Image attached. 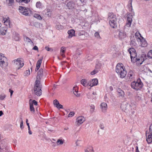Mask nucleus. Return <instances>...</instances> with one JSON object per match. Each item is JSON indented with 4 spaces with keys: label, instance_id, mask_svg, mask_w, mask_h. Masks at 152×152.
Here are the masks:
<instances>
[{
    "label": "nucleus",
    "instance_id": "f257e3e1",
    "mask_svg": "<svg viewBox=\"0 0 152 152\" xmlns=\"http://www.w3.org/2000/svg\"><path fill=\"white\" fill-rule=\"evenodd\" d=\"M108 19L109 20V24L111 27L114 28L117 26L118 23V22L119 19L117 18L115 15L112 13H109Z\"/></svg>",
    "mask_w": 152,
    "mask_h": 152
},
{
    "label": "nucleus",
    "instance_id": "f03ea898",
    "mask_svg": "<svg viewBox=\"0 0 152 152\" xmlns=\"http://www.w3.org/2000/svg\"><path fill=\"white\" fill-rule=\"evenodd\" d=\"M125 69L122 64L118 63L116 66V72L121 78L124 77L126 74V71Z\"/></svg>",
    "mask_w": 152,
    "mask_h": 152
},
{
    "label": "nucleus",
    "instance_id": "7ed1b4c3",
    "mask_svg": "<svg viewBox=\"0 0 152 152\" xmlns=\"http://www.w3.org/2000/svg\"><path fill=\"white\" fill-rule=\"evenodd\" d=\"M42 86L40 83V81L39 80H36L35 85L34 86V93L38 96H39L42 94Z\"/></svg>",
    "mask_w": 152,
    "mask_h": 152
},
{
    "label": "nucleus",
    "instance_id": "20e7f679",
    "mask_svg": "<svg viewBox=\"0 0 152 152\" xmlns=\"http://www.w3.org/2000/svg\"><path fill=\"white\" fill-rule=\"evenodd\" d=\"M19 10L20 12L26 16H30L32 13V11L29 8H26L25 7L20 6Z\"/></svg>",
    "mask_w": 152,
    "mask_h": 152
},
{
    "label": "nucleus",
    "instance_id": "39448f33",
    "mask_svg": "<svg viewBox=\"0 0 152 152\" xmlns=\"http://www.w3.org/2000/svg\"><path fill=\"white\" fill-rule=\"evenodd\" d=\"M143 84L140 80L139 79L136 82L134 81L131 83L132 87L135 90H138L141 89L142 86Z\"/></svg>",
    "mask_w": 152,
    "mask_h": 152
},
{
    "label": "nucleus",
    "instance_id": "423d86ee",
    "mask_svg": "<svg viewBox=\"0 0 152 152\" xmlns=\"http://www.w3.org/2000/svg\"><path fill=\"white\" fill-rule=\"evenodd\" d=\"M12 63L18 67V69L22 67L24 64L23 59L21 58H19L13 61Z\"/></svg>",
    "mask_w": 152,
    "mask_h": 152
},
{
    "label": "nucleus",
    "instance_id": "0eeeda50",
    "mask_svg": "<svg viewBox=\"0 0 152 152\" xmlns=\"http://www.w3.org/2000/svg\"><path fill=\"white\" fill-rule=\"evenodd\" d=\"M142 37L141 34L139 32H137L135 33L134 35V37H131L130 38L131 42L130 44L134 46L136 45V43L135 42V39L134 38V37L137 39H139V41H141V39H140V37Z\"/></svg>",
    "mask_w": 152,
    "mask_h": 152
},
{
    "label": "nucleus",
    "instance_id": "6e6552de",
    "mask_svg": "<svg viewBox=\"0 0 152 152\" xmlns=\"http://www.w3.org/2000/svg\"><path fill=\"white\" fill-rule=\"evenodd\" d=\"M133 16L132 15L129 14L128 15L127 18V22L126 24V26L129 27L132 23V21Z\"/></svg>",
    "mask_w": 152,
    "mask_h": 152
},
{
    "label": "nucleus",
    "instance_id": "1a4fd4ad",
    "mask_svg": "<svg viewBox=\"0 0 152 152\" xmlns=\"http://www.w3.org/2000/svg\"><path fill=\"white\" fill-rule=\"evenodd\" d=\"M130 55L132 61L134 62V61H135L137 62V63H138V61H140V58H137V55L136 53H131Z\"/></svg>",
    "mask_w": 152,
    "mask_h": 152
},
{
    "label": "nucleus",
    "instance_id": "9d476101",
    "mask_svg": "<svg viewBox=\"0 0 152 152\" xmlns=\"http://www.w3.org/2000/svg\"><path fill=\"white\" fill-rule=\"evenodd\" d=\"M98 83L97 79H92L91 81H90L89 83H88V85L89 86L93 87L97 85Z\"/></svg>",
    "mask_w": 152,
    "mask_h": 152
},
{
    "label": "nucleus",
    "instance_id": "9b49d317",
    "mask_svg": "<svg viewBox=\"0 0 152 152\" xmlns=\"http://www.w3.org/2000/svg\"><path fill=\"white\" fill-rule=\"evenodd\" d=\"M53 104L58 109H63V105L60 104L59 102L57 99H55L53 101Z\"/></svg>",
    "mask_w": 152,
    "mask_h": 152
},
{
    "label": "nucleus",
    "instance_id": "f8f14e48",
    "mask_svg": "<svg viewBox=\"0 0 152 152\" xmlns=\"http://www.w3.org/2000/svg\"><path fill=\"white\" fill-rule=\"evenodd\" d=\"M85 120V118L83 116H80L77 119V124H82Z\"/></svg>",
    "mask_w": 152,
    "mask_h": 152
},
{
    "label": "nucleus",
    "instance_id": "ddd939ff",
    "mask_svg": "<svg viewBox=\"0 0 152 152\" xmlns=\"http://www.w3.org/2000/svg\"><path fill=\"white\" fill-rule=\"evenodd\" d=\"M127 77L129 81H131L134 77V75L132 71H130L129 72Z\"/></svg>",
    "mask_w": 152,
    "mask_h": 152
},
{
    "label": "nucleus",
    "instance_id": "4468645a",
    "mask_svg": "<svg viewBox=\"0 0 152 152\" xmlns=\"http://www.w3.org/2000/svg\"><path fill=\"white\" fill-rule=\"evenodd\" d=\"M101 107L102 112L105 113L106 112L107 109V104L105 102L102 103L101 104Z\"/></svg>",
    "mask_w": 152,
    "mask_h": 152
},
{
    "label": "nucleus",
    "instance_id": "2eb2a0df",
    "mask_svg": "<svg viewBox=\"0 0 152 152\" xmlns=\"http://www.w3.org/2000/svg\"><path fill=\"white\" fill-rule=\"evenodd\" d=\"M129 106L128 104L123 103L121 104V108L123 111L126 112L128 110V108Z\"/></svg>",
    "mask_w": 152,
    "mask_h": 152
},
{
    "label": "nucleus",
    "instance_id": "dca6fc26",
    "mask_svg": "<svg viewBox=\"0 0 152 152\" xmlns=\"http://www.w3.org/2000/svg\"><path fill=\"white\" fill-rule=\"evenodd\" d=\"M146 136L147 137L146 140L148 143H150L152 142V136L148 132L147 133V132H146Z\"/></svg>",
    "mask_w": 152,
    "mask_h": 152
},
{
    "label": "nucleus",
    "instance_id": "f3484780",
    "mask_svg": "<svg viewBox=\"0 0 152 152\" xmlns=\"http://www.w3.org/2000/svg\"><path fill=\"white\" fill-rule=\"evenodd\" d=\"M69 35L68 37L69 38H72V37L75 36V31L73 29H71L68 31Z\"/></svg>",
    "mask_w": 152,
    "mask_h": 152
},
{
    "label": "nucleus",
    "instance_id": "a211bd4d",
    "mask_svg": "<svg viewBox=\"0 0 152 152\" xmlns=\"http://www.w3.org/2000/svg\"><path fill=\"white\" fill-rule=\"evenodd\" d=\"M2 21L4 22V24L7 26V27L10 28V20L9 18L8 19L7 18H4Z\"/></svg>",
    "mask_w": 152,
    "mask_h": 152
},
{
    "label": "nucleus",
    "instance_id": "6ab92c4d",
    "mask_svg": "<svg viewBox=\"0 0 152 152\" xmlns=\"http://www.w3.org/2000/svg\"><path fill=\"white\" fill-rule=\"evenodd\" d=\"M43 74V70L42 69H40L39 71L38 72L37 75V76L36 80H39L41 79V77H42Z\"/></svg>",
    "mask_w": 152,
    "mask_h": 152
},
{
    "label": "nucleus",
    "instance_id": "aec40b11",
    "mask_svg": "<svg viewBox=\"0 0 152 152\" xmlns=\"http://www.w3.org/2000/svg\"><path fill=\"white\" fill-rule=\"evenodd\" d=\"M73 91L74 94L77 97L80 96V94L78 93V88L77 86H74L73 89Z\"/></svg>",
    "mask_w": 152,
    "mask_h": 152
},
{
    "label": "nucleus",
    "instance_id": "412c9836",
    "mask_svg": "<svg viewBox=\"0 0 152 152\" xmlns=\"http://www.w3.org/2000/svg\"><path fill=\"white\" fill-rule=\"evenodd\" d=\"M75 4L72 1H70L67 3V6L69 9H72L74 8Z\"/></svg>",
    "mask_w": 152,
    "mask_h": 152
},
{
    "label": "nucleus",
    "instance_id": "4be33fe9",
    "mask_svg": "<svg viewBox=\"0 0 152 152\" xmlns=\"http://www.w3.org/2000/svg\"><path fill=\"white\" fill-rule=\"evenodd\" d=\"M140 41V42L141 45L142 47H144L147 46V43L143 37H142V39H141V41Z\"/></svg>",
    "mask_w": 152,
    "mask_h": 152
},
{
    "label": "nucleus",
    "instance_id": "5701e85b",
    "mask_svg": "<svg viewBox=\"0 0 152 152\" xmlns=\"http://www.w3.org/2000/svg\"><path fill=\"white\" fill-rule=\"evenodd\" d=\"M118 37L121 39L124 38L126 37V33L124 32L120 31L118 34Z\"/></svg>",
    "mask_w": 152,
    "mask_h": 152
},
{
    "label": "nucleus",
    "instance_id": "b1692460",
    "mask_svg": "<svg viewBox=\"0 0 152 152\" xmlns=\"http://www.w3.org/2000/svg\"><path fill=\"white\" fill-rule=\"evenodd\" d=\"M31 99L29 100V104L30 105V111L33 113H34L35 112L34 108L33 107V103H31Z\"/></svg>",
    "mask_w": 152,
    "mask_h": 152
},
{
    "label": "nucleus",
    "instance_id": "393cba45",
    "mask_svg": "<svg viewBox=\"0 0 152 152\" xmlns=\"http://www.w3.org/2000/svg\"><path fill=\"white\" fill-rule=\"evenodd\" d=\"M45 14L48 17H50L51 16V13L50 10L47 9L45 10Z\"/></svg>",
    "mask_w": 152,
    "mask_h": 152
},
{
    "label": "nucleus",
    "instance_id": "a878e982",
    "mask_svg": "<svg viewBox=\"0 0 152 152\" xmlns=\"http://www.w3.org/2000/svg\"><path fill=\"white\" fill-rule=\"evenodd\" d=\"M81 83L84 86H86L88 85V83H87V82L86 80L83 79L81 81Z\"/></svg>",
    "mask_w": 152,
    "mask_h": 152
},
{
    "label": "nucleus",
    "instance_id": "bb28decb",
    "mask_svg": "<svg viewBox=\"0 0 152 152\" xmlns=\"http://www.w3.org/2000/svg\"><path fill=\"white\" fill-rule=\"evenodd\" d=\"M85 152H94L93 148L92 147L87 148L85 150Z\"/></svg>",
    "mask_w": 152,
    "mask_h": 152
},
{
    "label": "nucleus",
    "instance_id": "cd10ccee",
    "mask_svg": "<svg viewBox=\"0 0 152 152\" xmlns=\"http://www.w3.org/2000/svg\"><path fill=\"white\" fill-rule=\"evenodd\" d=\"M64 141V140H62V139H59L57 140L56 142V144L58 145H61L63 144Z\"/></svg>",
    "mask_w": 152,
    "mask_h": 152
},
{
    "label": "nucleus",
    "instance_id": "c85d7f7f",
    "mask_svg": "<svg viewBox=\"0 0 152 152\" xmlns=\"http://www.w3.org/2000/svg\"><path fill=\"white\" fill-rule=\"evenodd\" d=\"M36 7L37 8L41 9L42 7V4L40 1H39L37 2L36 3Z\"/></svg>",
    "mask_w": 152,
    "mask_h": 152
},
{
    "label": "nucleus",
    "instance_id": "c756f323",
    "mask_svg": "<svg viewBox=\"0 0 152 152\" xmlns=\"http://www.w3.org/2000/svg\"><path fill=\"white\" fill-rule=\"evenodd\" d=\"M6 2L9 6H12L14 4V0H6Z\"/></svg>",
    "mask_w": 152,
    "mask_h": 152
},
{
    "label": "nucleus",
    "instance_id": "7c9ffc66",
    "mask_svg": "<svg viewBox=\"0 0 152 152\" xmlns=\"http://www.w3.org/2000/svg\"><path fill=\"white\" fill-rule=\"evenodd\" d=\"M43 57H42L41 59H40L38 60L37 61V67H40V65H41L42 60H43Z\"/></svg>",
    "mask_w": 152,
    "mask_h": 152
},
{
    "label": "nucleus",
    "instance_id": "2f4dec72",
    "mask_svg": "<svg viewBox=\"0 0 152 152\" xmlns=\"http://www.w3.org/2000/svg\"><path fill=\"white\" fill-rule=\"evenodd\" d=\"M119 96H123L124 95V92L122 90L120 89H118V90Z\"/></svg>",
    "mask_w": 152,
    "mask_h": 152
},
{
    "label": "nucleus",
    "instance_id": "473e14b6",
    "mask_svg": "<svg viewBox=\"0 0 152 152\" xmlns=\"http://www.w3.org/2000/svg\"><path fill=\"white\" fill-rule=\"evenodd\" d=\"M7 28L6 27L3 28L1 30L0 33L3 35H5L6 34Z\"/></svg>",
    "mask_w": 152,
    "mask_h": 152
},
{
    "label": "nucleus",
    "instance_id": "72a5a7b5",
    "mask_svg": "<svg viewBox=\"0 0 152 152\" xmlns=\"http://www.w3.org/2000/svg\"><path fill=\"white\" fill-rule=\"evenodd\" d=\"M65 48L63 47H62L61 49V54L63 57L64 56V54L65 53Z\"/></svg>",
    "mask_w": 152,
    "mask_h": 152
},
{
    "label": "nucleus",
    "instance_id": "f704fd0d",
    "mask_svg": "<svg viewBox=\"0 0 152 152\" xmlns=\"http://www.w3.org/2000/svg\"><path fill=\"white\" fill-rule=\"evenodd\" d=\"M128 51L130 54H131V53L136 52L135 50L133 48H129L128 50Z\"/></svg>",
    "mask_w": 152,
    "mask_h": 152
},
{
    "label": "nucleus",
    "instance_id": "c9c22d12",
    "mask_svg": "<svg viewBox=\"0 0 152 152\" xmlns=\"http://www.w3.org/2000/svg\"><path fill=\"white\" fill-rule=\"evenodd\" d=\"M90 112L91 113H93L94 111L95 106L93 104H91L90 105Z\"/></svg>",
    "mask_w": 152,
    "mask_h": 152
},
{
    "label": "nucleus",
    "instance_id": "e433bc0d",
    "mask_svg": "<svg viewBox=\"0 0 152 152\" xmlns=\"http://www.w3.org/2000/svg\"><path fill=\"white\" fill-rule=\"evenodd\" d=\"M13 37L15 41H18L19 40V35L18 34H15L14 36Z\"/></svg>",
    "mask_w": 152,
    "mask_h": 152
},
{
    "label": "nucleus",
    "instance_id": "4c0bfd02",
    "mask_svg": "<svg viewBox=\"0 0 152 152\" xmlns=\"http://www.w3.org/2000/svg\"><path fill=\"white\" fill-rule=\"evenodd\" d=\"M2 60H7V58L3 54L0 53V61Z\"/></svg>",
    "mask_w": 152,
    "mask_h": 152
},
{
    "label": "nucleus",
    "instance_id": "58836bf2",
    "mask_svg": "<svg viewBox=\"0 0 152 152\" xmlns=\"http://www.w3.org/2000/svg\"><path fill=\"white\" fill-rule=\"evenodd\" d=\"M147 56L148 58H152V50H151L148 52Z\"/></svg>",
    "mask_w": 152,
    "mask_h": 152
},
{
    "label": "nucleus",
    "instance_id": "ea45409f",
    "mask_svg": "<svg viewBox=\"0 0 152 152\" xmlns=\"http://www.w3.org/2000/svg\"><path fill=\"white\" fill-rule=\"evenodd\" d=\"M56 28L58 30H61L64 28V27L60 25H58L56 26Z\"/></svg>",
    "mask_w": 152,
    "mask_h": 152
},
{
    "label": "nucleus",
    "instance_id": "a19ab883",
    "mask_svg": "<svg viewBox=\"0 0 152 152\" xmlns=\"http://www.w3.org/2000/svg\"><path fill=\"white\" fill-rule=\"evenodd\" d=\"M34 17L39 20L41 19L42 18L38 14H34Z\"/></svg>",
    "mask_w": 152,
    "mask_h": 152
},
{
    "label": "nucleus",
    "instance_id": "79ce46f5",
    "mask_svg": "<svg viewBox=\"0 0 152 152\" xmlns=\"http://www.w3.org/2000/svg\"><path fill=\"white\" fill-rule=\"evenodd\" d=\"M7 60H2L0 61V65L1 67H3V64H4L5 61Z\"/></svg>",
    "mask_w": 152,
    "mask_h": 152
},
{
    "label": "nucleus",
    "instance_id": "37998d69",
    "mask_svg": "<svg viewBox=\"0 0 152 152\" xmlns=\"http://www.w3.org/2000/svg\"><path fill=\"white\" fill-rule=\"evenodd\" d=\"M149 134L152 136V124H151L149 127Z\"/></svg>",
    "mask_w": 152,
    "mask_h": 152
},
{
    "label": "nucleus",
    "instance_id": "c03bdc74",
    "mask_svg": "<svg viewBox=\"0 0 152 152\" xmlns=\"http://www.w3.org/2000/svg\"><path fill=\"white\" fill-rule=\"evenodd\" d=\"M75 115V113L74 112H71L68 114V117H72Z\"/></svg>",
    "mask_w": 152,
    "mask_h": 152
},
{
    "label": "nucleus",
    "instance_id": "a18cd8bd",
    "mask_svg": "<svg viewBox=\"0 0 152 152\" xmlns=\"http://www.w3.org/2000/svg\"><path fill=\"white\" fill-rule=\"evenodd\" d=\"M24 39L26 41L28 42H29L31 41V40L27 37H25Z\"/></svg>",
    "mask_w": 152,
    "mask_h": 152
},
{
    "label": "nucleus",
    "instance_id": "49530a36",
    "mask_svg": "<svg viewBox=\"0 0 152 152\" xmlns=\"http://www.w3.org/2000/svg\"><path fill=\"white\" fill-rule=\"evenodd\" d=\"M95 36L97 38H99L100 37L99 36V34L98 32H96L95 33Z\"/></svg>",
    "mask_w": 152,
    "mask_h": 152
},
{
    "label": "nucleus",
    "instance_id": "de8ad7c7",
    "mask_svg": "<svg viewBox=\"0 0 152 152\" xmlns=\"http://www.w3.org/2000/svg\"><path fill=\"white\" fill-rule=\"evenodd\" d=\"M30 74V71L29 69L26 70L25 72V74L26 75H29Z\"/></svg>",
    "mask_w": 152,
    "mask_h": 152
},
{
    "label": "nucleus",
    "instance_id": "09e8293b",
    "mask_svg": "<svg viewBox=\"0 0 152 152\" xmlns=\"http://www.w3.org/2000/svg\"><path fill=\"white\" fill-rule=\"evenodd\" d=\"M30 0H21V3L24 2L25 3H27L30 1Z\"/></svg>",
    "mask_w": 152,
    "mask_h": 152
},
{
    "label": "nucleus",
    "instance_id": "8fccbe9b",
    "mask_svg": "<svg viewBox=\"0 0 152 152\" xmlns=\"http://www.w3.org/2000/svg\"><path fill=\"white\" fill-rule=\"evenodd\" d=\"M45 49L48 51H52L53 50L52 48H50L48 47H46Z\"/></svg>",
    "mask_w": 152,
    "mask_h": 152
},
{
    "label": "nucleus",
    "instance_id": "3c124183",
    "mask_svg": "<svg viewBox=\"0 0 152 152\" xmlns=\"http://www.w3.org/2000/svg\"><path fill=\"white\" fill-rule=\"evenodd\" d=\"M92 94H90L89 93L87 95V97L88 99H92L93 98L91 96Z\"/></svg>",
    "mask_w": 152,
    "mask_h": 152
},
{
    "label": "nucleus",
    "instance_id": "603ef678",
    "mask_svg": "<svg viewBox=\"0 0 152 152\" xmlns=\"http://www.w3.org/2000/svg\"><path fill=\"white\" fill-rule=\"evenodd\" d=\"M31 103H33V104H34L35 105H37V101L35 100H33L31 101Z\"/></svg>",
    "mask_w": 152,
    "mask_h": 152
},
{
    "label": "nucleus",
    "instance_id": "864d4df0",
    "mask_svg": "<svg viewBox=\"0 0 152 152\" xmlns=\"http://www.w3.org/2000/svg\"><path fill=\"white\" fill-rule=\"evenodd\" d=\"M6 96L5 95H0V100H3L5 98Z\"/></svg>",
    "mask_w": 152,
    "mask_h": 152
},
{
    "label": "nucleus",
    "instance_id": "5fc2aeb1",
    "mask_svg": "<svg viewBox=\"0 0 152 152\" xmlns=\"http://www.w3.org/2000/svg\"><path fill=\"white\" fill-rule=\"evenodd\" d=\"M20 128L21 129H23V121L22 120H21V122L20 123Z\"/></svg>",
    "mask_w": 152,
    "mask_h": 152
},
{
    "label": "nucleus",
    "instance_id": "6e6d98bb",
    "mask_svg": "<svg viewBox=\"0 0 152 152\" xmlns=\"http://www.w3.org/2000/svg\"><path fill=\"white\" fill-rule=\"evenodd\" d=\"M97 71L94 70L91 72V75H95L96 73H97Z\"/></svg>",
    "mask_w": 152,
    "mask_h": 152
},
{
    "label": "nucleus",
    "instance_id": "4d7b16f0",
    "mask_svg": "<svg viewBox=\"0 0 152 152\" xmlns=\"http://www.w3.org/2000/svg\"><path fill=\"white\" fill-rule=\"evenodd\" d=\"M28 133L29 134H32V132L30 130V127H28Z\"/></svg>",
    "mask_w": 152,
    "mask_h": 152
},
{
    "label": "nucleus",
    "instance_id": "13d9d810",
    "mask_svg": "<svg viewBox=\"0 0 152 152\" xmlns=\"http://www.w3.org/2000/svg\"><path fill=\"white\" fill-rule=\"evenodd\" d=\"M33 49L35 50H38V49L37 47L36 46H34L33 48Z\"/></svg>",
    "mask_w": 152,
    "mask_h": 152
},
{
    "label": "nucleus",
    "instance_id": "bf43d9fd",
    "mask_svg": "<svg viewBox=\"0 0 152 152\" xmlns=\"http://www.w3.org/2000/svg\"><path fill=\"white\" fill-rule=\"evenodd\" d=\"M9 91L10 93V96H11L13 92V91L11 90V89H10Z\"/></svg>",
    "mask_w": 152,
    "mask_h": 152
},
{
    "label": "nucleus",
    "instance_id": "052dcab7",
    "mask_svg": "<svg viewBox=\"0 0 152 152\" xmlns=\"http://www.w3.org/2000/svg\"><path fill=\"white\" fill-rule=\"evenodd\" d=\"M100 127L101 129H103L104 128V126L103 124H100Z\"/></svg>",
    "mask_w": 152,
    "mask_h": 152
},
{
    "label": "nucleus",
    "instance_id": "680f3d73",
    "mask_svg": "<svg viewBox=\"0 0 152 152\" xmlns=\"http://www.w3.org/2000/svg\"><path fill=\"white\" fill-rule=\"evenodd\" d=\"M78 35L79 36H80L81 35H84L83 33H81V32H80L78 34Z\"/></svg>",
    "mask_w": 152,
    "mask_h": 152
},
{
    "label": "nucleus",
    "instance_id": "e2e57ef3",
    "mask_svg": "<svg viewBox=\"0 0 152 152\" xmlns=\"http://www.w3.org/2000/svg\"><path fill=\"white\" fill-rule=\"evenodd\" d=\"M39 68V67H37L36 66V68L35 69V71L37 72V71H38Z\"/></svg>",
    "mask_w": 152,
    "mask_h": 152
},
{
    "label": "nucleus",
    "instance_id": "0e129e2a",
    "mask_svg": "<svg viewBox=\"0 0 152 152\" xmlns=\"http://www.w3.org/2000/svg\"><path fill=\"white\" fill-rule=\"evenodd\" d=\"M3 114V113L2 111H0V116H1Z\"/></svg>",
    "mask_w": 152,
    "mask_h": 152
},
{
    "label": "nucleus",
    "instance_id": "69168bd1",
    "mask_svg": "<svg viewBox=\"0 0 152 152\" xmlns=\"http://www.w3.org/2000/svg\"><path fill=\"white\" fill-rule=\"evenodd\" d=\"M109 88L110 89V90L111 91H112L113 90V88L111 86Z\"/></svg>",
    "mask_w": 152,
    "mask_h": 152
},
{
    "label": "nucleus",
    "instance_id": "338daca9",
    "mask_svg": "<svg viewBox=\"0 0 152 152\" xmlns=\"http://www.w3.org/2000/svg\"><path fill=\"white\" fill-rule=\"evenodd\" d=\"M16 1L18 2H21V0H16Z\"/></svg>",
    "mask_w": 152,
    "mask_h": 152
},
{
    "label": "nucleus",
    "instance_id": "774afa93",
    "mask_svg": "<svg viewBox=\"0 0 152 152\" xmlns=\"http://www.w3.org/2000/svg\"><path fill=\"white\" fill-rule=\"evenodd\" d=\"M82 3L85 2V0H80Z\"/></svg>",
    "mask_w": 152,
    "mask_h": 152
}]
</instances>
